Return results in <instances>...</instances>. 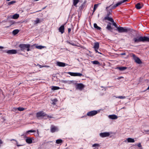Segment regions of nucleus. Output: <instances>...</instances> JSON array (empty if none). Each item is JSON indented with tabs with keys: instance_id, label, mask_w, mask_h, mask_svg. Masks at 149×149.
Segmentation results:
<instances>
[{
	"instance_id": "obj_1",
	"label": "nucleus",
	"mask_w": 149,
	"mask_h": 149,
	"mask_svg": "<svg viewBox=\"0 0 149 149\" xmlns=\"http://www.w3.org/2000/svg\"><path fill=\"white\" fill-rule=\"evenodd\" d=\"M147 39L146 36L137 37L134 38L133 41L135 43H138L141 42H146V40H147Z\"/></svg>"
},
{
	"instance_id": "obj_2",
	"label": "nucleus",
	"mask_w": 149,
	"mask_h": 149,
	"mask_svg": "<svg viewBox=\"0 0 149 149\" xmlns=\"http://www.w3.org/2000/svg\"><path fill=\"white\" fill-rule=\"evenodd\" d=\"M30 46V45L29 44H21L19 45L20 50L22 51H25V50L26 49L27 51H29Z\"/></svg>"
},
{
	"instance_id": "obj_3",
	"label": "nucleus",
	"mask_w": 149,
	"mask_h": 149,
	"mask_svg": "<svg viewBox=\"0 0 149 149\" xmlns=\"http://www.w3.org/2000/svg\"><path fill=\"white\" fill-rule=\"evenodd\" d=\"M36 117L38 118L39 117H45L46 119L47 118H48L49 117V116L46 114L45 112L42 111H40L39 112H37L36 113Z\"/></svg>"
},
{
	"instance_id": "obj_4",
	"label": "nucleus",
	"mask_w": 149,
	"mask_h": 149,
	"mask_svg": "<svg viewBox=\"0 0 149 149\" xmlns=\"http://www.w3.org/2000/svg\"><path fill=\"white\" fill-rule=\"evenodd\" d=\"M84 85L82 83H79L76 84V88L80 90H82L84 88Z\"/></svg>"
},
{
	"instance_id": "obj_5",
	"label": "nucleus",
	"mask_w": 149,
	"mask_h": 149,
	"mask_svg": "<svg viewBox=\"0 0 149 149\" xmlns=\"http://www.w3.org/2000/svg\"><path fill=\"white\" fill-rule=\"evenodd\" d=\"M117 29L119 33L127 32L128 31L127 29L122 27H117Z\"/></svg>"
},
{
	"instance_id": "obj_6",
	"label": "nucleus",
	"mask_w": 149,
	"mask_h": 149,
	"mask_svg": "<svg viewBox=\"0 0 149 149\" xmlns=\"http://www.w3.org/2000/svg\"><path fill=\"white\" fill-rule=\"evenodd\" d=\"M132 57L135 62L138 64H140L142 63V62L140 58L136 56L134 54H132Z\"/></svg>"
},
{
	"instance_id": "obj_7",
	"label": "nucleus",
	"mask_w": 149,
	"mask_h": 149,
	"mask_svg": "<svg viewBox=\"0 0 149 149\" xmlns=\"http://www.w3.org/2000/svg\"><path fill=\"white\" fill-rule=\"evenodd\" d=\"M98 113L97 111L93 110L91 111L88 112L87 115L89 116H92Z\"/></svg>"
},
{
	"instance_id": "obj_8",
	"label": "nucleus",
	"mask_w": 149,
	"mask_h": 149,
	"mask_svg": "<svg viewBox=\"0 0 149 149\" xmlns=\"http://www.w3.org/2000/svg\"><path fill=\"white\" fill-rule=\"evenodd\" d=\"M4 52L8 54H15L17 53V51L15 49H12L8 50H5Z\"/></svg>"
},
{
	"instance_id": "obj_9",
	"label": "nucleus",
	"mask_w": 149,
	"mask_h": 149,
	"mask_svg": "<svg viewBox=\"0 0 149 149\" xmlns=\"http://www.w3.org/2000/svg\"><path fill=\"white\" fill-rule=\"evenodd\" d=\"M58 130V129L57 127L52 125L51 126L50 131L52 133Z\"/></svg>"
},
{
	"instance_id": "obj_10",
	"label": "nucleus",
	"mask_w": 149,
	"mask_h": 149,
	"mask_svg": "<svg viewBox=\"0 0 149 149\" xmlns=\"http://www.w3.org/2000/svg\"><path fill=\"white\" fill-rule=\"evenodd\" d=\"M110 135V133L109 132H105L100 133V136L102 138H104Z\"/></svg>"
},
{
	"instance_id": "obj_11",
	"label": "nucleus",
	"mask_w": 149,
	"mask_h": 149,
	"mask_svg": "<svg viewBox=\"0 0 149 149\" xmlns=\"http://www.w3.org/2000/svg\"><path fill=\"white\" fill-rule=\"evenodd\" d=\"M143 6V5L142 3H138L135 5V8L137 9H141Z\"/></svg>"
},
{
	"instance_id": "obj_12",
	"label": "nucleus",
	"mask_w": 149,
	"mask_h": 149,
	"mask_svg": "<svg viewBox=\"0 0 149 149\" xmlns=\"http://www.w3.org/2000/svg\"><path fill=\"white\" fill-rule=\"evenodd\" d=\"M104 20H107L108 21L111 22H113V19L110 16H105L104 18Z\"/></svg>"
},
{
	"instance_id": "obj_13",
	"label": "nucleus",
	"mask_w": 149,
	"mask_h": 149,
	"mask_svg": "<svg viewBox=\"0 0 149 149\" xmlns=\"http://www.w3.org/2000/svg\"><path fill=\"white\" fill-rule=\"evenodd\" d=\"M111 24L110 22H109L107 25L106 28L108 30L112 32L113 28L111 26Z\"/></svg>"
},
{
	"instance_id": "obj_14",
	"label": "nucleus",
	"mask_w": 149,
	"mask_h": 149,
	"mask_svg": "<svg viewBox=\"0 0 149 149\" xmlns=\"http://www.w3.org/2000/svg\"><path fill=\"white\" fill-rule=\"evenodd\" d=\"M59 32H60L61 34L64 33L65 30V28L64 25L61 26L58 29Z\"/></svg>"
},
{
	"instance_id": "obj_15",
	"label": "nucleus",
	"mask_w": 149,
	"mask_h": 149,
	"mask_svg": "<svg viewBox=\"0 0 149 149\" xmlns=\"http://www.w3.org/2000/svg\"><path fill=\"white\" fill-rule=\"evenodd\" d=\"M57 65L60 66V67H64L65 66L66 64L65 63L60 62H58L56 63Z\"/></svg>"
},
{
	"instance_id": "obj_16",
	"label": "nucleus",
	"mask_w": 149,
	"mask_h": 149,
	"mask_svg": "<svg viewBox=\"0 0 149 149\" xmlns=\"http://www.w3.org/2000/svg\"><path fill=\"white\" fill-rule=\"evenodd\" d=\"M99 47V43L98 42H97L94 43V45L93 47V48L94 49H98Z\"/></svg>"
},
{
	"instance_id": "obj_17",
	"label": "nucleus",
	"mask_w": 149,
	"mask_h": 149,
	"mask_svg": "<svg viewBox=\"0 0 149 149\" xmlns=\"http://www.w3.org/2000/svg\"><path fill=\"white\" fill-rule=\"evenodd\" d=\"M109 118L112 119H115L118 118V117L115 115H110L109 116Z\"/></svg>"
},
{
	"instance_id": "obj_18",
	"label": "nucleus",
	"mask_w": 149,
	"mask_h": 149,
	"mask_svg": "<svg viewBox=\"0 0 149 149\" xmlns=\"http://www.w3.org/2000/svg\"><path fill=\"white\" fill-rule=\"evenodd\" d=\"M127 68V67H117L116 68V69L119 70L120 71H123L126 70Z\"/></svg>"
},
{
	"instance_id": "obj_19",
	"label": "nucleus",
	"mask_w": 149,
	"mask_h": 149,
	"mask_svg": "<svg viewBox=\"0 0 149 149\" xmlns=\"http://www.w3.org/2000/svg\"><path fill=\"white\" fill-rule=\"evenodd\" d=\"M26 142L29 144H31L32 143V140L30 138L28 137L26 139Z\"/></svg>"
},
{
	"instance_id": "obj_20",
	"label": "nucleus",
	"mask_w": 149,
	"mask_h": 149,
	"mask_svg": "<svg viewBox=\"0 0 149 149\" xmlns=\"http://www.w3.org/2000/svg\"><path fill=\"white\" fill-rule=\"evenodd\" d=\"M127 1V0H123L122 1H120L117 3L115 5H116V6L117 7V6H118L121 4L122 3H123Z\"/></svg>"
},
{
	"instance_id": "obj_21",
	"label": "nucleus",
	"mask_w": 149,
	"mask_h": 149,
	"mask_svg": "<svg viewBox=\"0 0 149 149\" xmlns=\"http://www.w3.org/2000/svg\"><path fill=\"white\" fill-rule=\"evenodd\" d=\"M117 7L115 5H114L113 6H112V5H110L109 6H108V7H107L106 8V10H107L110 7L111 8V9L112 10V9H115Z\"/></svg>"
},
{
	"instance_id": "obj_22",
	"label": "nucleus",
	"mask_w": 149,
	"mask_h": 149,
	"mask_svg": "<svg viewBox=\"0 0 149 149\" xmlns=\"http://www.w3.org/2000/svg\"><path fill=\"white\" fill-rule=\"evenodd\" d=\"M127 141L129 143H134L135 141L134 139L131 138H128L127 139Z\"/></svg>"
},
{
	"instance_id": "obj_23",
	"label": "nucleus",
	"mask_w": 149,
	"mask_h": 149,
	"mask_svg": "<svg viewBox=\"0 0 149 149\" xmlns=\"http://www.w3.org/2000/svg\"><path fill=\"white\" fill-rule=\"evenodd\" d=\"M91 62L92 63L95 65H100V63L97 61H91Z\"/></svg>"
},
{
	"instance_id": "obj_24",
	"label": "nucleus",
	"mask_w": 149,
	"mask_h": 149,
	"mask_svg": "<svg viewBox=\"0 0 149 149\" xmlns=\"http://www.w3.org/2000/svg\"><path fill=\"white\" fill-rule=\"evenodd\" d=\"M79 0H73V5L77 6V4L79 2Z\"/></svg>"
},
{
	"instance_id": "obj_25",
	"label": "nucleus",
	"mask_w": 149,
	"mask_h": 149,
	"mask_svg": "<svg viewBox=\"0 0 149 149\" xmlns=\"http://www.w3.org/2000/svg\"><path fill=\"white\" fill-rule=\"evenodd\" d=\"M19 17V14H15L13 15L12 17V18L13 19H17Z\"/></svg>"
},
{
	"instance_id": "obj_26",
	"label": "nucleus",
	"mask_w": 149,
	"mask_h": 149,
	"mask_svg": "<svg viewBox=\"0 0 149 149\" xmlns=\"http://www.w3.org/2000/svg\"><path fill=\"white\" fill-rule=\"evenodd\" d=\"M94 27L97 30H100L101 29V27L98 26L96 23H94Z\"/></svg>"
},
{
	"instance_id": "obj_27",
	"label": "nucleus",
	"mask_w": 149,
	"mask_h": 149,
	"mask_svg": "<svg viewBox=\"0 0 149 149\" xmlns=\"http://www.w3.org/2000/svg\"><path fill=\"white\" fill-rule=\"evenodd\" d=\"M99 4H95L94 5V8H93V13L96 10V9L97 8L98 6V5Z\"/></svg>"
},
{
	"instance_id": "obj_28",
	"label": "nucleus",
	"mask_w": 149,
	"mask_h": 149,
	"mask_svg": "<svg viewBox=\"0 0 149 149\" xmlns=\"http://www.w3.org/2000/svg\"><path fill=\"white\" fill-rule=\"evenodd\" d=\"M19 31L18 29H16L13 30V34L14 35H15L17 34L19 32Z\"/></svg>"
},
{
	"instance_id": "obj_29",
	"label": "nucleus",
	"mask_w": 149,
	"mask_h": 149,
	"mask_svg": "<svg viewBox=\"0 0 149 149\" xmlns=\"http://www.w3.org/2000/svg\"><path fill=\"white\" fill-rule=\"evenodd\" d=\"M63 142V141L61 139H58L56 141V143L59 144L62 143Z\"/></svg>"
},
{
	"instance_id": "obj_30",
	"label": "nucleus",
	"mask_w": 149,
	"mask_h": 149,
	"mask_svg": "<svg viewBox=\"0 0 149 149\" xmlns=\"http://www.w3.org/2000/svg\"><path fill=\"white\" fill-rule=\"evenodd\" d=\"M52 104L54 105L56 104V102H57V100L56 99H55L52 100Z\"/></svg>"
},
{
	"instance_id": "obj_31",
	"label": "nucleus",
	"mask_w": 149,
	"mask_h": 149,
	"mask_svg": "<svg viewBox=\"0 0 149 149\" xmlns=\"http://www.w3.org/2000/svg\"><path fill=\"white\" fill-rule=\"evenodd\" d=\"M114 97H115L116 98H118L120 99H124L126 97L125 96H114Z\"/></svg>"
},
{
	"instance_id": "obj_32",
	"label": "nucleus",
	"mask_w": 149,
	"mask_h": 149,
	"mask_svg": "<svg viewBox=\"0 0 149 149\" xmlns=\"http://www.w3.org/2000/svg\"><path fill=\"white\" fill-rule=\"evenodd\" d=\"M67 43L72 45L74 46H77L78 47H79V46L78 45H77L75 44L73 42H70L69 41H68Z\"/></svg>"
},
{
	"instance_id": "obj_33",
	"label": "nucleus",
	"mask_w": 149,
	"mask_h": 149,
	"mask_svg": "<svg viewBox=\"0 0 149 149\" xmlns=\"http://www.w3.org/2000/svg\"><path fill=\"white\" fill-rule=\"evenodd\" d=\"M45 47L41 45L37 46H36V47L38 49H42L44 48Z\"/></svg>"
},
{
	"instance_id": "obj_34",
	"label": "nucleus",
	"mask_w": 149,
	"mask_h": 149,
	"mask_svg": "<svg viewBox=\"0 0 149 149\" xmlns=\"http://www.w3.org/2000/svg\"><path fill=\"white\" fill-rule=\"evenodd\" d=\"M16 2V1H12L9 2L8 3V5H10L12 4L15 3Z\"/></svg>"
},
{
	"instance_id": "obj_35",
	"label": "nucleus",
	"mask_w": 149,
	"mask_h": 149,
	"mask_svg": "<svg viewBox=\"0 0 149 149\" xmlns=\"http://www.w3.org/2000/svg\"><path fill=\"white\" fill-rule=\"evenodd\" d=\"M59 87L58 86H53L52 88V89L53 90H57L59 89Z\"/></svg>"
},
{
	"instance_id": "obj_36",
	"label": "nucleus",
	"mask_w": 149,
	"mask_h": 149,
	"mask_svg": "<svg viewBox=\"0 0 149 149\" xmlns=\"http://www.w3.org/2000/svg\"><path fill=\"white\" fill-rule=\"evenodd\" d=\"M82 76V74L80 73H75V76L81 77Z\"/></svg>"
},
{
	"instance_id": "obj_37",
	"label": "nucleus",
	"mask_w": 149,
	"mask_h": 149,
	"mask_svg": "<svg viewBox=\"0 0 149 149\" xmlns=\"http://www.w3.org/2000/svg\"><path fill=\"white\" fill-rule=\"evenodd\" d=\"M67 73L72 76H75V72H69Z\"/></svg>"
},
{
	"instance_id": "obj_38",
	"label": "nucleus",
	"mask_w": 149,
	"mask_h": 149,
	"mask_svg": "<svg viewBox=\"0 0 149 149\" xmlns=\"http://www.w3.org/2000/svg\"><path fill=\"white\" fill-rule=\"evenodd\" d=\"M17 109L20 111H22L24 110V108L23 107H19L17 108Z\"/></svg>"
},
{
	"instance_id": "obj_39",
	"label": "nucleus",
	"mask_w": 149,
	"mask_h": 149,
	"mask_svg": "<svg viewBox=\"0 0 149 149\" xmlns=\"http://www.w3.org/2000/svg\"><path fill=\"white\" fill-rule=\"evenodd\" d=\"M100 145L99 144L97 143H95L92 145V147H100Z\"/></svg>"
},
{
	"instance_id": "obj_40",
	"label": "nucleus",
	"mask_w": 149,
	"mask_h": 149,
	"mask_svg": "<svg viewBox=\"0 0 149 149\" xmlns=\"http://www.w3.org/2000/svg\"><path fill=\"white\" fill-rule=\"evenodd\" d=\"M36 132L35 130H29L26 132V133H29L30 132Z\"/></svg>"
},
{
	"instance_id": "obj_41",
	"label": "nucleus",
	"mask_w": 149,
	"mask_h": 149,
	"mask_svg": "<svg viewBox=\"0 0 149 149\" xmlns=\"http://www.w3.org/2000/svg\"><path fill=\"white\" fill-rule=\"evenodd\" d=\"M113 23V25L116 27L117 28V27H118L117 26V24H116V23L114 22V21H113V22H112Z\"/></svg>"
},
{
	"instance_id": "obj_42",
	"label": "nucleus",
	"mask_w": 149,
	"mask_h": 149,
	"mask_svg": "<svg viewBox=\"0 0 149 149\" xmlns=\"http://www.w3.org/2000/svg\"><path fill=\"white\" fill-rule=\"evenodd\" d=\"M72 82L74 84H75L76 86V84H78L77 83V81H72Z\"/></svg>"
},
{
	"instance_id": "obj_43",
	"label": "nucleus",
	"mask_w": 149,
	"mask_h": 149,
	"mask_svg": "<svg viewBox=\"0 0 149 149\" xmlns=\"http://www.w3.org/2000/svg\"><path fill=\"white\" fill-rule=\"evenodd\" d=\"M112 13H110L107 12V14L106 15V16H110L111 15Z\"/></svg>"
},
{
	"instance_id": "obj_44",
	"label": "nucleus",
	"mask_w": 149,
	"mask_h": 149,
	"mask_svg": "<svg viewBox=\"0 0 149 149\" xmlns=\"http://www.w3.org/2000/svg\"><path fill=\"white\" fill-rule=\"evenodd\" d=\"M137 146L139 148H141L142 147V146L141 143H139L137 145Z\"/></svg>"
},
{
	"instance_id": "obj_45",
	"label": "nucleus",
	"mask_w": 149,
	"mask_h": 149,
	"mask_svg": "<svg viewBox=\"0 0 149 149\" xmlns=\"http://www.w3.org/2000/svg\"><path fill=\"white\" fill-rule=\"evenodd\" d=\"M107 12H109V13H111L112 12V10L110 9L109 10H107Z\"/></svg>"
},
{
	"instance_id": "obj_46",
	"label": "nucleus",
	"mask_w": 149,
	"mask_h": 149,
	"mask_svg": "<svg viewBox=\"0 0 149 149\" xmlns=\"http://www.w3.org/2000/svg\"><path fill=\"white\" fill-rule=\"evenodd\" d=\"M71 28H68V33H69L71 32Z\"/></svg>"
},
{
	"instance_id": "obj_47",
	"label": "nucleus",
	"mask_w": 149,
	"mask_h": 149,
	"mask_svg": "<svg viewBox=\"0 0 149 149\" xmlns=\"http://www.w3.org/2000/svg\"><path fill=\"white\" fill-rule=\"evenodd\" d=\"M123 78V77H118L117 78V79L118 80H119V79H120L121 78Z\"/></svg>"
},
{
	"instance_id": "obj_48",
	"label": "nucleus",
	"mask_w": 149,
	"mask_h": 149,
	"mask_svg": "<svg viewBox=\"0 0 149 149\" xmlns=\"http://www.w3.org/2000/svg\"><path fill=\"white\" fill-rule=\"evenodd\" d=\"M38 65L40 68H42L44 67L43 66L41 65L40 64H38Z\"/></svg>"
},
{
	"instance_id": "obj_49",
	"label": "nucleus",
	"mask_w": 149,
	"mask_h": 149,
	"mask_svg": "<svg viewBox=\"0 0 149 149\" xmlns=\"http://www.w3.org/2000/svg\"><path fill=\"white\" fill-rule=\"evenodd\" d=\"M15 141L16 142V144H17V146L19 147V146H21V145L18 144V142H17V141Z\"/></svg>"
},
{
	"instance_id": "obj_50",
	"label": "nucleus",
	"mask_w": 149,
	"mask_h": 149,
	"mask_svg": "<svg viewBox=\"0 0 149 149\" xmlns=\"http://www.w3.org/2000/svg\"><path fill=\"white\" fill-rule=\"evenodd\" d=\"M146 38H147V40H146V42H149V38L146 36Z\"/></svg>"
},
{
	"instance_id": "obj_51",
	"label": "nucleus",
	"mask_w": 149,
	"mask_h": 149,
	"mask_svg": "<svg viewBox=\"0 0 149 149\" xmlns=\"http://www.w3.org/2000/svg\"><path fill=\"white\" fill-rule=\"evenodd\" d=\"M121 55H125L126 53H122L120 54Z\"/></svg>"
},
{
	"instance_id": "obj_52",
	"label": "nucleus",
	"mask_w": 149,
	"mask_h": 149,
	"mask_svg": "<svg viewBox=\"0 0 149 149\" xmlns=\"http://www.w3.org/2000/svg\"><path fill=\"white\" fill-rule=\"evenodd\" d=\"M95 49V52L96 53H97L98 52V50H97L98 49Z\"/></svg>"
},
{
	"instance_id": "obj_53",
	"label": "nucleus",
	"mask_w": 149,
	"mask_h": 149,
	"mask_svg": "<svg viewBox=\"0 0 149 149\" xmlns=\"http://www.w3.org/2000/svg\"><path fill=\"white\" fill-rule=\"evenodd\" d=\"M39 19L37 20L36 21V23H39Z\"/></svg>"
},
{
	"instance_id": "obj_54",
	"label": "nucleus",
	"mask_w": 149,
	"mask_h": 149,
	"mask_svg": "<svg viewBox=\"0 0 149 149\" xmlns=\"http://www.w3.org/2000/svg\"><path fill=\"white\" fill-rule=\"evenodd\" d=\"M145 131L146 132H149V130H145Z\"/></svg>"
},
{
	"instance_id": "obj_55",
	"label": "nucleus",
	"mask_w": 149,
	"mask_h": 149,
	"mask_svg": "<svg viewBox=\"0 0 149 149\" xmlns=\"http://www.w3.org/2000/svg\"><path fill=\"white\" fill-rule=\"evenodd\" d=\"M4 48L2 46H0V49H3Z\"/></svg>"
},
{
	"instance_id": "obj_56",
	"label": "nucleus",
	"mask_w": 149,
	"mask_h": 149,
	"mask_svg": "<svg viewBox=\"0 0 149 149\" xmlns=\"http://www.w3.org/2000/svg\"><path fill=\"white\" fill-rule=\"evenodd\" d=\"M48 118H52L53 117L52 116H49V117Z\"/></svg>"
},
{
	"instance_id": "obj_57",
	"label": "nucleus",
	"mask_w": 149,
	"mask_h": 149,
	"mask_svg": "<svg viewBox=\"0 0 149 149\" xmlns=\"http://www.w3.org/2000/svg\"><path fill=\"white\" fill-rule=\"evenodd\" d=\"M97 53H99V54H102V53L100 52H99L98 51V52H97Z\"/></svg>"
},
{
	"instance_id": "obj_58",
	"label": "nucleus",
	"mask_w": 149,
	"mask_h": 149,
	"mask_svg": "<svg viewBox=\"0 0 149 149\" xmlns=\"http://www.w3.org/2000/svg\"><path fill=\"white\" fill-rule=\"evenodd\" d=\"M16 141V140L14 139H12V140H11V141Z\"/></svg>"
},
{
	"instance_id": "obj_59",
	"label": "nucleus",
	"mask_w": 149,
	"mask_h": 149,
	"mask_svg": "<svg viewBox=\"0 0 149 149\" xmlns=\"http://www.w3.org/2000/svg\"><path fill=\"white\" fill-rule=\"evenodd\" d=\"M147 89H149V86H148V87L147 88Z\"/></svg>"
},
{
	"instance_id": "obj_60",
	"label": "nucleus",
	"mask_w": 149,
	"mask_h": 149,
	"mask_svg": "<svg viewBox=\"0 0 149 149\" xmlns=\"http://www.w3.org/2000/svg\"><path fill=\"white\" fill-rule=\"evenodd\" d=\"M35 45H36L35 44H33L32 46H34Z\"/></svg>"
},
{
	"instance_id": "obj_61",
	"label": "nucleus",
	"mask_w": 149,
	"mask_h": 149,
	"mask_svg": "<svg viewBox=\"0 0 149 149\" xmlns=\"http://www.w3.org/2000/svg\"><path fill=\"white\" fill-rule=\"evenodd\" d=\"M101 87H102V88H103V86H101Z\"/></svg>"
},
{
	"instance_id": "obj_62",
	"label": "nucleus",
	"mask_w": 149,
	"mask_h": 149,
	"mask_svg": "<svg viewBox=\"0 0 149 149\" xmlns=\"http://www.w3.org/2000/svg\"><path fill=\"white\" fill-rule=\"evenodd\" d=\"M77 43V44H79V43Z\"/></svg>"
}]
</instances>
